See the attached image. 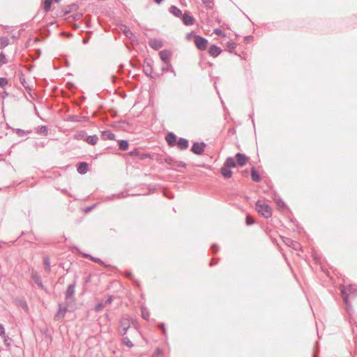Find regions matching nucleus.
Masks as SVG:
<instances>
[{
  "label": "nucleus",
  "instance_id": "nucleus-1",
  "mask_svg": "<svg viewBox=\"0 0 357 357\" xmlns=\"http://www.w3.org/2000/svg\"><path fill=\"white\" fill-rule=\"evenodd\" d=\"M341 296L344 302L348 304L349 296H356L357 295V289L354 285H349L347 287H342L340 288Z\"/></svg>",
  "mask_w": 357,
  "mask_h": 357
},
{
  "label": "nucleus",
  "instance_id": "nucleus-2",
  "mask_svg": "<svg viewBox=\"0 0 357 357\" xmlns=\"http://www.w3.org/2000/svg\"><path fill=\"white\" fill-rule=\"evenodd\" d=\"M256 208L264 218H268L272 215V209L267 204H262L259 201L256 203Z\"/></svg>",
  "mask_w": 357,
  "mask_h": 357
},
{
  "label": "nucleus",
  "instance_id": "nucleus-3",
  "mask_svg": "<svg viewBox=\"0 0 357 357\" xmlns=\"http://www.w3.org/2000/svg\"><path fill=\"white\" fill-rule=\"evenodd\" d=\"M130 328V319L128 316H123L119 321V333L124 336Z\"/></svg>",
  "mask_w": 357,
  "mask_h": 357
},
{
  "label": "nucleus",
  "instance_id": "nucleus-4",
  "mask_svg": "<svg viewBox=\"0 0 357 357\" xmlns=\"http://www.w3.org/2000/svg\"><path fill=\"white\" fill-rule=\"evenodd\" d=\"M194 43L199 50L203 51L207 48L208 40L199 35L195 36Z\"/></svg>",
  "mask_w": 357,
  "mask_h": 357
},
{
  "label": "nucleus",
  "instance_id": "nucleus-5",
  "mask_svg": "<svg viewBox=\"0 0 357 357\" xmlns=\"http://www.w3.org/2000/svg\"><path fill=\"white\" fill-rule=\"evenodd\" d=\"M206 146V144L205 142H196L192 144L190 151L196 155H202L204 153Z\"/></svg>",
  "mask_w": 357,
  "mask_h": 357
},
{
  "label": "nucleus",
  "instance_id": "nucleus-6",
  "mask_svg": "<svg viewBox=\"0 0 357 357\" xmlns=\"http://www.w3.org/2000/svg\"><path fill=\"white\" fill-rule=\"evenodd\" d=\"M68 311H69V310L65 305L63 306L61 304H59L58 311L54 317V321H62Z\"/></svg>",
  "mask_w": 357,
  "mask_h": 357
},
{
  "label": "nucleus",
  "instance_id": "nucleus-7",
  "mask_svg": "<svg viewBox=\"0 0 357 357\" xmlns=\"http://www.w3.org/2000/svg\"><path fill=\"white\" fill-rule=\"evenodd\" d=\"M234 158L236 160L238 165L240 167L244 166L249 159L248 157H247L245 154L241 153H237L235 155Z\"/></svg>",
  "mask_w": 357,
  "mask_h": 357
},
{
  "label": "nucleus",
  "instance_id": "nucleus-8",
  "mask_svg": "<svg viewBox=\"0 0 357 357\" xmlns=\"http://www.w3.org/2000/svg\"><path fill=\"white\" fill-rule=\"evenodd\" d=\"M177 139V136L173 132H168L165 136V140L167 144L171 147L176 146Z\"/></svg>",
  "mask_w": 357,
  "mask_h": 357
},
{
  "label": "nucleus",
  "instance_id": "nucleus-9",
  "mask_svg": "<svg viewBox=\"0 0 357 357\" xmlns=\"http://www.w3.org/2000/svg\"><path fill=\"white\" fill-rule=\"evenodd\" d=\"M179 150H186L189 146V142L187 139L183 137H178L176 143Z\"/></svg>",
  "mask_w": 357,
  "mask_h": 357
},
{
  "label": "nucleus",
  "instance_id": "nucleus-10",
  "mask_svg": "<svg viewBox=\"0 0 357 357\" xmlns=\"http://www.w3.org/2000/svg\"><path fill=\"white\" fill-rule=\"evenodd\" d=\"M283 242L289 247L292 248L295 250H298L301 248V245L296 241H293L289 238L283 237Z\"/></svg>",
  "mask_w": 357,
  "mask_h": 357
},
{
  "label": "nucleus",
  "instance_id": "nucleus-11",
  "mask_svg": "<svg viewBox=\"0 0 357 357\" xmlns=\"http://www.w3.org/2000/svg\"><path fill=\"white\" fill-rule=\"evenodd\" d=\"M159 161H160V164L166 163V164L169 165L172 169H174V166L176 163V161L173 158H172L171 156H169V155H167L165 157H160Z\"/></svg>",
  "mask_w": 357,
  "mask_h": 357
},
{
  "label": "nucleus",
  "instance_id": "nucleus-12",
  "mask_svg": "<svg viewBox=\"0 0 357 357\" xmlns=\"http://www.w3.org/2000/svg\"><path fill=\"white\" fill-rule=\"evenodd\" d=\"M75 284L76 282H73V283L69 284L67 287V289L65 293V298H74L75 292Z\"/></svg>",
  "mask_w": 357,
  "mask_h": 357
},
{
  "label": "nucleus",
  "instance_id": "nucleus-13",
  "mask_svg": "<svg viewBox=\"0 0 357 357\" xmlns=\"http://www.w3.org/2000/svg\"><path fill=\"white\" fill-rule=\"evenodd\" d=\"M182 22L185 25L190 26L195 23V20L192 15L189 14V13H185L182 15Z\"/></svg>",
  "mask_w": 357,
  "mask_h": 357
},
{
  "label": "nucleus",
  "instance_id": "nucleus-14",
  "mask_svg": "<svg viewBox=\"0 0 357 357\" xmlns=\"http://www.w3.org/2000/svg\"><path fill=\"white\" fill-rule=\"evenodd\" d=\"M67 121L70 122H86L89 121V117L86 116L70 115L67 118Z\"/></svg>",
  "mask_w": 357,
  "mask_h": 357
},
{
  "label": "nucleus",
  "instance_id": "nucleus-15",
  "mask_svg": "<svg viewBox=\"0 0 357 357\" xmlns=\"http://www.w3.org/2000/svg\"><path fill=\"white\" fill-rule=\"evenodd\" d=\"M222 52V50L215 45H212L208 48V54L213 57H217Z\"/></svg>",
  "mask_w": 357,
  "mask_h": 357
},
{
  "label": "nucleus",
  "instance_id": "nucleus-16",
  "mask_svg": "<svg viewBox=\"0 0 357 357\" xmlns=\"http://www.w3.org/2000/svg\"><path fill=\"white\" fill-rule=\"evenodd\" d=\"M149 46L153 50H159L163 46L162 41L158 39H151L149 41Z\"/></svg>",
  "mask_w": 357,
  "mask_h": 357
},
{
  "label": "nucleus",
  "instance_id": "nucleus-17",
  "mask_svg": "<svg viewBox=\"0 0 357 357\" xmlns=\"http://www.w3.org/2000/svg\"><path fill=\"white\" fill-rule=\"evenodd\" d=\"M89 165L86 162L78 163L77 170L80 174H85L88 172Z\"/></svg>",
  "mask_w": 357,
  "mask_h": 357
},
{
  "label": "nucleus",
  "instance_id": "nucleus-18",
  "mask_svg": "<svg viewBox=\"0 0 357 357\" xmlns=\"http://www.w3.org/2000/svg\"><path fill=\"white\" fill-rule=\"evenodd\" d=\"M143 71L146 76L152 77L151 73L153 72V68H152V66H151V63L150 61H144V65L143 66Z\"/></svg>",
  "mask_w": 357,
  "mask_h": 357
},
{
  "label": "nucleus",
  "instance_id": "nucleus-19",
  "mask_svg": "<svg viewBox=\"0 0 357 357\" xmlns=\"http://www.w3.org/2000/svg\"><path fill=\"white\" fill-rule=\"evenodd\" d=\"M171 54V52L167 50H163L159 53L160 58L164 63L169 61V57Z\"/></svg>",
  "mask_w": 357,
  "mask_h": 357
},
{
  "label": "nucleus",
  "instance_id": "nucleus-20",
  "mask_svg": "<svg viewBox=\"0 0 357 357\" xmlns=\"http://www.w3.org/2000/svg\"><path fill=\"white\" fill-rule=\"evenodd\" d=\"M101 137L103 140H114L115 135L110 130H104L101 132Z\"/></svg>",
  "mask_w": 357,
  "mask_h": 357
},
{
  "label": "nucleus",
  "instance_id": "nucleus-21",
  "mask_svg": "<svg viewBox=\"0 0 357 357\" xmlns=\"http://www.w3.org/2000/svg\"><path fill=\"white\" fill-rule=\"evenodd\" d=\"M230 168L223 166L220 168V173L225 178H229L232 176V172L229 169Z\"/></svg>",
  "mask_w": 357,
  "mask_h": 357
},
{
  "label": "nucleus",
  "instance_id": "nucleus-22",
  "mask_svg": "<svg viewBox=\"0 0 357 357\" xmlns=\"http://www.w3.org/2000/svg\"><path fill=\"white\" fill-rule=\"evenodd\" d=\"M224 165L229 168H234L238 165L236 160H235V158H234L232 157H227Z\"/></svg>",
  "mask_w": 357,
  "mask_h": 357
},
{
  "label": "nucleus",
  "instance_id": "nucleus-23",
  "mask_svg": "<svg viewBox=\"0 0 357 357\" xmlns=\"http://www.w3.org/2000/svg\"><path fill=\"white\" fill-rule=\"evenodd\" d=\"M251 178L255 182H259L261 179L259 174L254 167L251 168Z\"/></svg>",
  "mask_w": 357,
  "mask_h": 357
},
{
  "label": "nucleus",
  "instance_id": "nucleus-24",
  "mask_svg": "<svg viewBox=\"0 0 357 357\" xmlns=\"http://www.w3.org/2000/svg\"><path fill=\"white\" fill-rule=\"evenodd\" d=\"M31 278L39 288L44 289V286L41 280L40 276L38 274L34 273L32 275Z\"/></svg>",
  "mask_w": 357,
  "mask_h": 357
},
{
  "label": "nucleus",
  "instance_id": "nucleus-25",
  "mask_svg": "<svg viewBox=\"0 0 357 357\" xmlns=\"http://www.w3.org/2000/svg\"><path fill=\"white\" fill-rule=\"evenodd\" d=\"M98 137L96 135L87 136L85 141L91 145H96L98 142Z\"/></svg>",
  "mask_w": 357,
  "mask_h": 357
},
{
  "label": "nucleus",
  "instance_id": "nucleus-26",
  "mask_svg": "<svg viewBox=\"0 0 357 357\" xmlns=\"http://www.w3.org/2000/svg\"><path fill=\"white\" fill-rule=\"evenodd\" d=\"M119 148L121 151H126L129 147V143L128 140L121 139L118 141Z\"/></svg>",
  "mask_w": 357,
  "mask_h": 357
},
{
  "label": "nucleus",
  "instance_id": "nucleus-27",
  "mask_svg": "<svg viewBox=\"0 0 357 357\" xmlns=\"http://www.w3.org/2000/svg\"><path fill=\"white\" fill-rule=\"evenodd\" d=\"M169 12L176 17H179L182 15L181 10L176 6H172L169 8Z\"/></svg>",
  "mask_w": 357,
  "mask_h": 357
},
{
  "label": "nucleus",
  "instance_id": "nucleus-28",
  "mask_svg": "<svg viewBox=\"0 0 357 357\" xmlns=\"http://www.w3.org/2000/svg\"><path fill=\"white\" fill-rule=\"evenodd\" d=\"M9 43L10 40L7 36H2L0 38V48H5L9 45Z\"/></svg>",
  "mask_w": 357,
  "mask_h": 357
},
{
  "label": "nucleus",
  "instance_id": "nucleus-29",
  "mask_svg": "<svg viewBox=\"0 0 357 357\" xmlns=\"http://www.w3.org/2000/svg\"><path fill=\"white\" fill-rule=\"evenodd\" d=\"M36 132L38 134V135H48V130H47V127L46 126H38L37 128H36Z\"/></svg>",
  "mask_w": 357,
  "mask_h": 357
},
{
  "label": "nucleus",
  "instance_id": "nucleus-30",
  "mask_svg": "<svg viewBox=\"0 0 357 357\" xmlns=\"http://www.w3.org/2000/svg\"><path fill=\"white\" fill-rule=\"evenodd\" d=\"M75 305V298H65V306L68 308H72Z\"/></svg>",
  "mask_w": 357,
  "mask_h": 357
},
{
  "label": "nucleus",
  "instance_id": "nucleus-31",
  "mask_svg": "<svg viewBox=\"0 0 357 357\" xmlns=\"http://www.w3.org/2000/svg\"><path fill=\"white\" fill-rule=\"evenodd\" d=\"M121 342L124 345L127 346L128 348H132L134 346L132 342L127 336H123Z\"/></svg>",
  "mask_w": 357,
  "mask_h": 357
},
{
  "label": "nucleus",
  "instance_id": "nucleus-32",
  "mask_svg": "<svg viewBox=\"0 0 357 357\" xmlns=\"http://www.w3.org/2000/svg\"><path fill=\"white\" fill-rule=\"evenodd\" d=\"M52 0H44L43 8H44V11L45 13H48L50 10L51 6H52Z\"/></svg>",
  "mask_w": 357,
  "mask_h": 357
},
{
  "label": "nucleus",
  "instance_id": "nucleus-33",
  "mask_svg": "<svg viewBox=\"0 0 357 357\" xmlns=\"http://www.w3.org/2000/svg\"><path fill=\"white\" fill-rule=\"evenodd\" d=\"M141 312L142 318L145 320H148L150 316L149 310L145 307H142Z\"/></svg>",
  "mask_w": 357,
  "mask_h": 357
},
{
  "label": "nucleus",
  "instance_id": "nucleus-34",
  "mask_svg": "<svg viewBox=\"0 0 357 357\" xmlns=\"http://www.w3.org/2000/svg\"><path fill=\"white\" fill-rule=\"evenodd\" d=\"M166 66L162 68V71H169L174 73V75L176 76V72L174 71L172 64L169 62L165 63Z\"/></svg>",
  "mask_w": 357,
  "mask_h": 357
},
{
  "label": "nucleus",
  "instance_id": "nucleus-35",
  "mask_svg": "<svg viewBox=\"0 0 357 357\" xmlns=\"http://www.w3.org/2000/svg\"><path fill=\"white\" fill-rule=\"evenodd\" d=\"M15 132L19 137H24L26 134L31 133V130H24L21 128H17Z\"/></svg>",
  "mask_w": 357,
  "mask_h": 357
},
{
  "label": "nucleus",
  "instance_id": "nucleus-36",
  "mask_svg": "<svg viewBox=\"0 0 357 357\" xmlns=\"http://www.w3.org/2000/svg\"><path fill=\"white\" fill-rule=\"evenodd\" d=\"M126 36L131 39L133 36L132 32L126 26H123V29H121Z\"/></svg>",
  "mask_w": 357,
  "mask_h": 357
},
{
  "label": "nucleus",
  "instance_id": "nucleus-37",
  "mask_svg": "<svg viewBox=\"0 0 357 357\" xmlns=\"http://www.w3.org/2000/svg\"><path fill=\"white\" fill-rule=\"evenodd\" d=\"M44 266H45V270L47 271V272H50V259L48 257H45L44 258Z\"/></svg>",
  "mask_w": 357,
  "mask_h": 357
},
{
  "label": "nucleus",
  "instance_id": "nucleus-38",
  "mask_svg": "<svg viewBox=\"0 0 357 357\" xmlns=\"http://www.w3.org/2000/svg\"><path fill=\"white\" fill-rule=\"evenodd\" d=\"M18 305L21 306L25 311H28L29 307L24 299H20L17 301Z\"/></svg>",
  "mask_w": 357,
  "mask_h": 357
},
{
  "label": "nucleus",
  "instance_id": "nucleus-39",
  "mask_svg": "<svg viewBox=\"0 0 357 357\" xmlns=\"http://www.w3.org/2000/svg\"><path fill=\"white\" fill-rule=\"evenodd\" d=\"M203 3L207 9H212L213 6V0H202Z\"/></svg>",
  "mask_w": 357,
  "mask_h": 357
},
{
  "label": "nucleus",
  "instance_id": "nucleus-40",
  "mask_svg": "<svg viewBox=\"0 0 357 357\" xmlns=\"http://www.w3.org/2000/svg\"><path fill=\"white\" fill-rule=\"evenodd\" d=\"M227 47L229 50L230 52L234 50L236 47V43L230 40L227 43Z\"/></svg>",
  "mask_w": 357,
  "mask_h": 357
},
{
  "label": "nucleus",
  "instance_id": "nucleus-41",
  "mask_svg": "<svg viewBox=\"0 0 357 357\" xmlns=\"http://www.w3.org/2000/svg\"><path fill=\"white\" fill-rule=\"evenodd\" d=\"M8 60L6 57V55L3 52H0V68L7 63Z\"/></svg>",
  "mask_w": 357,
  "mask_h": 357
},
{
  "label": "nucleus",
  "instance_id": "nucleus-42",
  "mask_svg": "<svg viewBox=\"0 0 357 357\" xmlns=\"http://www.w3.org/2000/svg\"><path fill=\"white\" fill-rule=\"evenodd\" d=\"M245 223L247 225L250 226V225H252L255 223V220L252 217H251L250 215H248L246 216V218H245Z\"/></svg>",
  "mask_w": 357,
  "mask_h": 357
},
{
  "label": "nucleus",
  "instance_id": "nucleus-43",
  "mask_svg": "<svg viewBox=\"0 0 357 357\" xmlns=\"http://www.w3.org/2000/svg\"><path fill=\"white\" fill-rule=\"evenodd\" d=\"M104 306H105V304L102 302H100L95 305L94 310L96 312H100Z\"/></svg>",
  "mask_w": 357,
  "mask_h": 357
},
{
  "label": "nucleus",
  "instance_id": "nucleus-44",
  "mask_svg": "<svg viewBox=\"0 0 357 357\" xmlns=\"http://www.w3.org/2000/svg\"><path fill=\"white\" fill-rule=\"evenodd\" d=\"M276 204L279 208H284L286 206L284 202L278 197V199H275Z\"/></svg>",
  "mask_w": 357,
  "mask_h": 357
},
{
  "label": "nucleus",
  "instance_id": "nucleus-45",
  "mask_svg": "<svg viewBox=\"0 0 357 357\" xmlns=\"http://www.w3.org/2000/svg\"><path fill=\"white\" fill-rule=\"evenodd\" d=\"M8 82L6 77H0V88H3L8 84Z\"/></svg>",
  "mask_w": 357,
  "mask_h": 357
},
{
  "label": "nucleus",
  "instance_id": "nucleus-46",
  "mask_svg": "<svg viewBox=\"0 0 357 357\" xmlns=\"http://www.w3.org/2000/svg\"><path fill=\"white\" fill-rule=\"evenodd\" d=\"M3 338V342H4V344L5 345L9 348L10 347V341H11V339L7 336L6 335L4 336V337H2Z\"/></svg>",
  "mask_w": 357,
  "mask_h": 357
},
{
  "label": "nucleus",
  "instance_id": "nucleus-47",
  "mask_svg": "<svg viewBox=\"0 0 357 357\" xmlns=\"http://www.w3.org/2000/svg\"><path fill=\"white\" fill-rule=\"evenodd\" d=\"M68 9H66L65 10V14H68V13H70L74 8H77V6H76V4L73 3L70 6H68Z\"/></svg>",
  "mask_w": 357,
  "mask_h": 357
},
{
  "label": "nucleus",
  "instance_id": "nucleus-48",
  "mask_svg": "<svg viewBox=\"0 0 357 357\" xmlns=\"http://www.w3.org/2000/svg\"><path fill=\"white\" fill-rule=\"evenodd\" d=\"M91 260L99 264H103V261L99 258L91 257Z\"/></svg>",
  "mask_w": 357,
  "mask_h": 357
},
{
  "label": "nucleus",
  "instance_id": "nucleus-49",
  "mask_svg": "<svg viewBox=\"0 0 357 357\" xmlns=\"http://www.w3.org/2000/svg\"><path fill=\"white\" fill-rule=\"evenodd\" d=\"M214 33H215L216 35H218V36H225V33L220 29H215L214 30Z\"/></svg>",
  "mask_w": 357,
  "mask_h": 357
},
{
  "label": "nucleus",
  "instance_id": "nucleus-50",
  "mask_svg": "<svg viewBox=\"0 0 357 357\" xmlns=\"http://www.w3.org/2000/svg\"><path fill=\"white\" fill-rule=\"evenodd\" d=\"M6 335V331L4 326L0 324V336L4 337Z\"/></svg>",
  "mask_w": 357,
  "mask_h": 357
},
{
  "label": "nucleus",
  "instance_id": "nucleus-51",
  "mask_svg": "<svg viewBox=\"0 0 357 357\" xmlns=\"http://www.w3.org/2000/svg\"><path fill=\"white\" fill-rule=\"evenodd\" d=\"M113 301V296H109L107 299L105 301L104 304L105 305H110Z\"/></svg>",
  "mask_w": 357,
  "mask_h": 357
},
{
  "label": "nucleus",
  "instance_id": "nucleus-52",
  "mask_svg": "<svg viewBox=\"0 0 357 357\" xmlns=\"http://www.w3.org/2000/svg\"><path fill=\"white\" fill-rule=\"evenodd\" d=\"M158 327L162 329L163 335L166 334V329L164 323H160L158 324Z\"/></svg>",
  "mask_w": 357,
  "mask_h": 357
},
{
  "label": "nucleus",
  "instance_id": "nucleus-53",
  "mask_svg": "<svg viewBox=\"0 0 357 357\" xmlns=\"http://www.w3.org/2000/svg\"><path fill=\"white\" fill-rule=\"evenodd\" d=\"M211 248L213 253H215L218 250V247L217 244H215V243L212 244Z\"/></svg>",
  "mask_w": 357,
  "mask_h": 357
},
{
  "label": "nucleus",
  "instance_id": "nucleus-54",
  "mask_svg": "<svg viewBox=\"0 0 357 357\" xmlns=\"http://www.w3.org/2000/svg\"><path fill=\"white\" fill-rule=\"evenodd\" d=\"M138 152H139L138 149H135L133 151H131L129 152V155L131 156H134V155H136Z\"/></svg>",
  "mask_w": 357,
  "mask_h": 357
},
{
  "label": "nucleus",
  "instance_id": "nucleus-55",
  "mask_svg": "<svg viewBox=\"0 0 357 357\" xmlns=\"http://www.w3.org/2000/svg\"><path fill=\"white\" fill-rule=\"evenodd\" d=\"M176 164H177V167H185V166H186V164L183 161H180V162L176 161Z\"/></svg>",
  "mask_w": 357,
  "mask_h": 357
},
{
  "label": "nucleus",
  "instance_id": "nucleus-56",
  "mask_svg": "<svg viewBox=\"0 0 357 357\" xmlns=\"http://www.w3.org/2000/svg\"><path fill=\"white\" fill-rule=\"evenodd\" d=\"M122 197H124V195H123V193L116 194V195H112V199H114V198L120 199V198H122Z\"/></svg>",
  "mask_w": 357,
  "mask_h": 357
},
{
  "label": "nucleus",
  "instance_id": "nucleus-57",
  "mask_svg": "<svg viewBox=\"0 0 357 357\" xmlns=\"http://www.w3.org/2000/svg\"><path fill=\"white\" fill-rule=\"evenodd\" d=\"M82 13H77L74 15V19L76 20H78L82 17Z\"/></svg>",
  "mask_w": 357,
  "mask_h": 357
},
{
  "label": "nucleus",
  "instance_id": "nucleus-58",
  "mask_svg": "<svg viewBox=\"0 0 357 357\" xmlns=\"http://www.w3.org/2000/svg\"><path fill=\"white\" fill-rule=\"evenodd\" d=\"M217 264V261H215V259H213L211 260V263H210V266H213V265H215V264Z\"/></svg>",
  "mask_w": 357,
  "mask_h": 357
},
{
  "label": "nucleus",
  "instance_id": "nucleus-59",
  "mask_svg": "<svg viewBox=\"0 0 357 357\" xmlns=\"http://www.w3.org/2000/svg\"><path fill=\"white\" fill-rule=\"evenodd\" d=\"M83 257H85V258H90L91 259V255H89V254H86V253H84L83 254Z\"/></svg>",
  "mask_w": 357,
  "mask_h": 357
},
{
  "label": "nucleus",
  "instance_id": "nucleus-60",
  "mask_svg": "<svg viewBox=\"0 0 357 357\" xmlns=\"http://www.w3.org/2000/svg\"><path fill=\"white\" fill-rule=\"evenodd\" d=\"M157 4H160L164 0H153Z\"/></svg>",
  "mask_w": 357,
  "mask_h": 357
},
{
  "label": "nucleus",
  "instance_id": "nucleus-61",
  "mask_svg": "<svg viewBox=\"0 0 357 357\" xmlns=\"http://www.w3.org/2000/svg\"><path fill=\"white\" fill-rule=\"evenodd\" d=\"M126 275L127 277L131 278L132 277V273L130 272H126Z\"/></svg>",
  "mask_w": 357,
  "mask_h": 357
},
{
  "label": "nucleus",
  "instance_id": "nucleus-62",
  "mask_svg": "<svg viewBox=\"0 0 357 357\" xmlns=\"http://www.w3.org/2000/svg\"><path fill=\"white\" fill-rule=\"evenodd\" d=\"M88 42H89V38H84V39L83 40V43H84V44H86Z\"/></svg>",
  "mask_w": 357,
  "mask_h": 357
},
{
  "label": "nucleus",
  "instance_id": "nucleus-63",
  "mask_svg": "<svg viewBox=\"0 0 357 357\" xmlns=\"http://www.w3.org/2000/svg\"><path fill=\"white\" fill-rule=\"evenodd\" d=\"M192 33H193V32H191V33H188V34L187 35V38H190L191 37V36L192 35Z\"/></svg>",
  "mask_w": 357,
  "mask_h": 357
},
{
  "label": "nucleus",
  "instance_id": "nucleus-64",
  "mask_svg": "<svg viewBox=\"0 0 357 357\" xmlns=\"http://www.w3.org/2000/svg\"><path fill=\"white\" fill-rule=\"evenodd\" d=\"M252 36H246L245 37V40H248Z\"/></svg>",
  "mask_w": 357,
  "mask_h": 357
}]
</instances>
